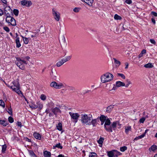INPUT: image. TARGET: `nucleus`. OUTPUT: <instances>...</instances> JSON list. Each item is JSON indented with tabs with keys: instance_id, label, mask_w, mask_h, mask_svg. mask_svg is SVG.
I'll list each match as a JSON object with an SVG mask.
<instances>
[{
	"instance_id": "18",
	"label": "nucleus",
	"mask_w": 157,
	"mask_h": 157,
	"mask_svg": "<svg viewBox=\"0 0 157 157\" xmlns=\"http://www.w3.org/2000/svg\"><path fill=\"white\" fill-rule=\"evenodd\" d=\"M114 108V105H111L108 106L106 109V112L107 113H110Z\"/></svg>"
},
{
	"instance_id": "6",
	"label": "nucleus",
	"mask_w": 157,
	"mask_h": 157,
	"mask_svg": "<svg viewBox=\"0 0 157 157\" xmlns=\"http://www.w3.org/2000/svg\"><path fill=\"white\" fill-rule=\"evenodd\" d=\"M105 122L104 126L105 129L108 132H112L113 130L110 125L111 122L109 118H107Z\"/></svg>"
},
{
	"instance_id": "58",
	"label": "nucleus",
	"mask_w": 157,
	"mask_h": 157,
	"mask_svg": "<svg viewBox=\"0 0 157 157\" xmlns=\"http://www.w3.org/2000/svg\"><path fill=\"white\" fill-rule=\"evenodd\" d=\"M150 41L152 44H155V40H150Z\"/></svg>"
},
{
	"instance_id": "51",
	"label": "nucleus",
	"mask_w": 157,
	"mask_h": 157,
	"mask_svg": "<svg viewBox=\"0 0 157 157\" xmlns=\"http://www.w3.org/2000/svg\"><path fill=\"white\" fill-rule=\"evenodd\" d=\"M3 28V29L7 32H8L10 31V29H9V28L7 27H6V26L4 27Z\"/></svg>"
},
{
	"instance_id": "62",
	"label": "nucleus",
	"mask_w": 157,
	"mask_h": 157,
	"mask_svg": "<svg viewBox=\"0 0 157 157\" xmlns=\"http://www.w3.org/2000/svg\"><path fill=\"white\" fill-rule=\"evenodd\" d=\"M1 1H2L3 3H4V4H6L7 2L6 0H2Z\"/></svg>"
},
{
	"instance_id": "25",
	"label": "nucleus",
	"mask_w": 157,
	"mask_h": 157,
	"mask_svg": "<svg viewBox=\"0 0 157 157\" xmlns=\"http://www.w3.org/2000/svg\"><path fill=\"white\" fill-rule=\"evenodd\" d=\"M56 147L62 149L63 148V147L61 145L60 143H59L58 144H56L55 146H54L53 148L55 149H56Z\"/></svg>"
},
{
	"instance_id": "37",
	"label": "nucleus",
	"mask_w": 157,
	"mask_h": 157,
	"mask_svg": "<svg viewBox=\"0 0 157 157\" xmlns=\"http://www.w3.org/2000/svg\"><path fill=\"white\" fill-rule=\"evenodd\" d=\"M127 149V147L125 146H124L121 147L120 148V151L122 152H124Z\"/></svg>"
},
{
	"instance_id": "53",
	"label": "nucleus",
	"mask_w": 157,
	"mask_h": 157,
	"mask_svg": "<svg viewBox=\"0 0 157 157\" xmlns=\"http://www.w3.org/2000/svg\"><path fill=\"white\" fill-rule=\"evenodd\" d=\"M125 2L128 4H130L132 2L131 0H126Z\"/></svg>"
},
{
	"instance_id": "42",
	"label": "nucleus",
	"mask_w": 157,
	"mask_h": 157,
	"mask_svg": "<svg viewBox=\"0 0 157 157\" xmlns=\"http://www.w3.org/2000/svg\"><path fill=\"white\" fill-rule=\"evenodd\" d=\"M104 140V138H103L101 137L100 138L99 140L98 141V143L100 144H101Z\"/></svg>"
},
{
	"instance_id": "12",
	"label": "nucleus",
	"mask_w": 157,
	"mask_h": 157,
	"mask_svg": "<svg viewBox=\"0 0 157 157\" xmlns=\"http://www.w3.org/2000/svg\"><path fill=\"white\" fill-rule=\"evenodd\" d=\"M82 2L87 4L89 6H92V4L94 0H80Z\"/></svg>"
},
{
	"instance_id": "31",
	"label": "nucleus",
	"mask_w": 157,
	"mask_h": 157,
	"mask_svg": "<svg viewBox=\"0 0 157 157\" xmlns=\"http://www.w3.org/2000/svg\"><path fill=\"white\" fill-rule=\"evenodd\" d=\"M107 118H106V117L104 115H101L100 117V121H105Z\"/></svg>"
},
{
	"instance_id": "19",
	"label": "nucleus",
	"mask_w": 157,
	"mask_h": 157,
	"mask_svg": "<svg viewBox=\"0 0 157 157\" xmlns=\"http://www.w3.org/2000/svg\"><path fill=\"white\" fill-rule=\"evenodd\" d=\"M30 35L31 36L32 38L34 39H36L37 36H38V34L37 33V32L35 33H31Z\"/></svg>"
},
{
	"instance_id": "64",
	"label": "nucleus",
	"mask_w": 157,
	"mask_h": 157,
	"mask_svg": "<svg viewBox=\"0 0 157 157\" xmlns=\"http://www.w3.org/2000/svg\"><path fill=\"white\" fill-rule=\"evenodd\" d=\"M58 157H64V156L62 154H60L58 155Z\"/></svg>"
},
{
	"instance_id": "59",
	"label": "nucleus",
	"mask_w": 157,
	"mask_h": 157,
	"mask_svg": "<svg viewBox=\"0 0 157 157\" xmlns=\"http://www.w3.org/2000/svg\"><path fill=\"white\" fill-rule=\"evenodd\" d=\"M17 124L18 126H19L21 127L22 126V124L21 122H18Z\"/></svg>"
},
{
	"instance_id": "21",
	"label": "nucleus",
	"mask_w": 157,
	"mask_h": 157,
	"mask_svg": "<svg viewBox=\"0 0 157 157\" xmlns=\"http://www.w3.org/2000/svg\"><path fill=\"white\" fill-rule=\"evenodd\" d=\"M33 136L36 139L40 140L41 138V135L38 133L35 132L33 134Z\"/></svg>"
},
{
	"instance_id": "22",
	"label": "nucleus",
	"mask_w": 157,
	"mask_h": 157,
	"mask_svg": "<svg viewBox=\"0 0 157 157\" xmlns=\"http://www.w3.org/2000/svg\"><path fill=\"white\" fill-rule=\"evenodd\" d=\"M132 128L131 126H126L125 128V132L126 133V134H128V132L129 131H131V130Z\"/></svg>"
},
{
	"instance_id": "35",
	"label": "nucleus",
	"mask_w": 157,
	"mask_h": 157,
	"mask_svg": "<svg viewBox=\"0 0 157 157\" xmlns=\"http://www.w3.org/2000/svg\"><path fill=\"white\" fill-rule=\"evenodd\" d=\"M40 98L42 100L44 101L46 99V96L44 94H42L40 95Z\"/></svg>"
},
{
	"instance_id": "20",
	"label": "nucleus",
	"mask_w": 157,
	"mask_h": 157,
	"mask_svg": "<svg viewBox=\"0 0 157 157\" xmlns=\"http://www.w3.org/2000/svg\"><path fill=\"white\" fill-rule=\"evenodd\" d=\"M157 149V147L156 145H152L149 149V150L150 152L155 151Z\"/></svg>"
},
{
	"instance_id": "34",
	"label": "nucleus",
	"mask_w": 157,
	"mask_h": 157,
	"mask_svg": "<svg viewBox=\"0 0 157 157\" xmlns=\"http://www.w3.org/2000/svg\"><path fill=\"white\" fill-rule=\"evenodd\" d=\"M114 18L116 20H121L122 19V18L120 16L118 15L117 14H116L114 15Z\"/></svg>"
},
{
	"instance_id": "45",
	"label": "nucleus",
	"mask_w": 157,
	"mask_h": 157,
	"mask_svg": "<svg viewBox=\"0 0 157 157\" xmlns=\"http://www.w3.org/2000/svg\"><path fill=\"white\" fill-rule=\"evenodd\" d=\"M0 105L2 106L4 108L5 107V103L2 100H0Z\"/></svg>"
},
{
	"instance_id": "57",
	"label": "nucleus",
	"mask_w": 157,
	"mask_h": 157,
	"mask_svg": "<svg viewBox=\"0 0 157 157\" xmlns=\"http://www.w3.org/2000/svg\"><path fill=\"white\" fill-rule=\"evenodd\" d=\"M3 14V10L0 9V16H2Z\"/></svg>"
},
{
	"instance_id": "55",
	"label": "nucleus",
	"mask_w": 157,
	"mask_h": 157,
	"mask_svg": "<svg viewBox=\"0 0 157 157\" xmlns=\"http://www.w3.org/2000/svg\"><path fill=\"white\" fill-rule=\"evenodd\" d=\"M145 136V134H142V135L139 136H138V138H139L141 139V138H142L144 137Z\"/></svg>"
},
{
	"instance_id": "36",
	"label": "nucleus",
	"mask_w": 157,
	"mask_h": 157,
	"mask_svg": "<svg viewBox=\"0 0 157 157\" xmlns=\"http://www.w3.org/2000/svg\"><path fill=\"white\" fill-rule=\"evenodd\" d=\"M57 129L60 131L62 129V125L61 123H59L58 124V125L57 126Z\"/></svg>"
},
{
	"instance_id": "44",
	"label": "nucleus",
	"mask_w": 157,
	"mask_h": 157,
	"mask_svg": "<svg viewBox=\"0 0 157 157\" xmlns=\"http://www.w3.org/2000/svg\"><path fill=\"white\" fill-rule=\"evenodd\" d=\"M96 154L94 152H92L90 154L89 157H96Z\"/></svg>"
},
{
	"instance_id": "10",
	"label": "nucleus",
	"mask_w": 157,
	"mask_h": 157,
	"mask_svg": "<svg viewBox=\"0 0 157 157\" xmlns=\"http://www.w3.org/2000/svg\"><path fill=\"white\" fill-rule=\"evenodd\" d=\"M69 114L71 116V119L74 120L75 122H77L78 121V119L79 117V115L77 113H73L70 112Z\"/></svg>"
},
{
	"instance_id": "24",
	"label": "nucleus",
	"mask_w": 157,
	"mask_h": 157,
	"mask_svg": "<svg viewBox=\"0 0 157 157\" xmlns=\"http://www.w3.org/2000/svg\"><path fill=\"white\" fill-rule=\"evenodd\" d=\"M119 122L118 121H116L113 122L111 126V127L112 128H114L116 127L117 125H119Z\"/></svg>"
},
{
	"instance_id": "5",
	"label": "nucleus",
	"mask_w": 157,
	"mask_h": 157,
	"mask_svg": "<svg viewBox=\"0 0 157 157\" xmlns=\"http://www.w3.org/2000/svg\"><path fill=\"white\" fill-rule=\"evenodd\" d=\"M50 86L56 89H60L64 87L63 83L61 82L57 83L55 82H52L50 84Z\"/></svg>"
},
{
	"instance_id": "63",
	"label": "nucleus",
	"mask_w": 157,
	"mask_h": 157,
	"mask_svg": "<svg viewBox=\"0 0 157 157\" xmlns=\"http://www.w3.org/2000/svg\"><path fill=\"white\" fill-rule=\"evenodd\" d=\"M45 112L47 113H48L49 112V109H46V111H45Z\"/></svg>"
},
{
	"instance_id": "16",
	"label": "nucleus",
	"mask_w": 157,
	"mask_h": 157,
	"mask_svg": "<svg viewBox=\"0 0 157 157\" xmlns=\"http://www.w3.org/2000/svg\"><path fill=\"white\" fill-rule=\"evenodd\" d=\"M116 86L117 87H120L122 86H125V84L124 82L118 81L116 82Z\"/></svg>"
},
{
	"instance_id": "27",
	"label": "nucleus",
	"mask_w": 157,
	"mask_h": 157,
	"mask_svg": "<svg viewBox=\"0 0 157 157\" xmlns=\"http://www.w3.org/2000/svg\"><path fill=\"white\" fill-rule=\"evenodd\" d=\"M71 56H66L64 58H63V60L65 62H67L68 61L70 60L71 58Z\"/></svg>"
},
{
	"instance_id": "43",
	"label": "nucleus",
	"mask_w": 157,
	"mask_h": 157,
	"mask_svg": "<svg viewBox=\"0 0 157 157\" xmlns=\"http://www.w3.org/2000/svg\"><path fill=\"white\" fill-rule=\"evenodd\" d=\"M13 12L15 16H17L18 14L19 11L17 9H14L13 11Z\"/></svg>"
},
{
	"instance_id": "61",
	"label": "nucleus",
	"mask_w": 157,
	"mask_h": 157,
	"mask_svg": "<svg viewBox=\"0 0 157 157\" xmlns=\"http://www.w3.org/2000/svg\"><path fill=\"white\" fill-rule=\"evenodd\" d=\"M151 21H152V22L154 24H155V20L153 18H152L151 19Z\"/></svg>"
},
{
	"instance_id": "7",
	"label": "nucleus",
	"mask_w": 157,
	"mask_h": 157,
	"mask_svg": "<svg viewBox=\"0 0 157 157\" xmlns=\"http://www.w3.org/2000/svg\"><path fill=\"white\" fill-rule=\"evenodd\" d=\"M6 21L9 24V25L10 24L12 26H15L16 25L15 19L10 16L7 17L6 18Z\"/></svg>"
},
{
	"instance_id": "14",
	"label": "nucleus",
	"mask_w": 157,
	"mask_h": 157,
	"mask_svg": "<svg viewBox=\"0 0 157 157\" xmlns=\"http://www.w3.org/2000/svg\"><path fill=\"white\" fill-rule=\"evenodd\" d=\"M36 106H37V108L38 109V110L40 111L43 107V105L41 102L40 101H38L36 102Z\"/></svg>"
},
{
	"instance_id": "26",
	"label": "nucleus",
	"mask_w": 157,
	"mask_h": 157,
	"mask_svg": "<svg viewBox=\"0 0 157 157\" xmlns=\"http://www.w3.org/2000/svg\"><path fill=\"white\" fill-rule=\"evenodd\" d=\"M44 155L45 157H49L51 155L50 152L47 151H45L44 152Z\"/></svg>"
},
{
	"instance_id": "30",
	"label": "nucleus",
	"mask_w": 157,
	"mask_h": 157,
	"mask_svg": "<svg viewBox=\"0 0 157 157\" xmlns=\"http://www.w3.org/2000/svg\"><path fill=\"white\" fill-rule=\"evenodd\" d=\"M29 154L31 156V157H36V155L34 153L33 151L31 150H29Z\"/></svg>"
},
{
	"instance_id": "1",
	"label": "nucleus",
	"mask_w": 157,
	"mask_h": 157,
	"mask_svg": "<svg viewBox=\"0 0 157 157\" xmlns=\"http://www.w3.org/2000/svg\"><path fill=\"white\" fill-rule=\"evenodd\" d=\"M92 118V115L83 113L81 115V119L80 121L83 125H90V122Z\"/></svg>"
},
{
	"instance_id": "17",
	"label": "nucleus",
	"mask_w": 157,
	"mask_h": 157,
	"mask_svg": "<svg viewBox=\"0 0 157 157\" xmlns=\"http://www.w3.org/2000/svg\"><path fill=\"white\" fill-rule=\"evenodd\" d=\"M52 111L55 114H56L57 113L61 112L60 109L57 107L52 109Z\"/></svg>"
},
{
	"instance_id": "52",
	"label": "nucleus",
	"mask_w": 157,
	"mask_h": 157,
	"mask_svg": "<svg viewBox=\"0 0 157 157\" xmlns=\"http://www.w3.org/2000/svg\"><path fill=\"white\" fill-rule=\"evenodd\" d=\"M69 89L70 91H74L75 90V88L73 86H69Z\"/></svg>"
},
{
	"instance_id": "28",
	"label": "nucleus",
	"mask_w": 157,
	"mask_h": 157,
	"mask_svg": "<svg viewBox=\"0 0 157 157\" xmlns=\"http://www.w3.org/2000/svg\"><path fill=\"white\" fill-rule=\"evenodd\" d=\"M29 106L32 109H36L37 108L36 105L33 103H32L31 105H29Z\"/></svg>"
},
{
	"instance_id": "9",
	"label": "nucleus",
	"mask_w": 157,
	"mask_h": 157,
	"mask_svg": "<svg viewBox=\"0 0 157 157\" xmlns=\"http://www.w3.org/2000/svg\"><path fill=\"white\" fill-rule=\"evenodd\" d=\"M52 14L54 18L57 21H59L60 19V13L54 9H52Z\"/></svg>"
},
{
	"instance_id": "47",
	"label": "nucleus",
	"mask_w": 157,
	"mask_h": 157,
	"mask_svg": "<svg viewBox=\"0 0 157 157\" xmlns=\"http://www.w3.org/2000/svg\"><path fill=\"white\" fill-rule=\"evenodd\" d=\"M8 121L10 123H12L13 122V119L11 117H10L8 118Z\"/></svg>"
},
{
	"instance_id": "33",
	"label": "nucleus",
	"mask_w": 157,
	"mask_h": 157,
	"mask_svg": "<svg viewBox=\"0 0 157 157\" xmlns=\"http://www.w3.org/2000/svg\"><path fill=\"white\" fill-rule=\"evenodd\" d=\"M146 53V50L145 49H143L141 51V53L139 54L138 56L139 58H140L143 56L144 54H145Z\"/></svg>"
},
{
	"instance_id": "13",
	"label": "nucleus",
	"mask_w": 157,
	"mask_h": 157,
	"mask_svg": "<svg viewBox=\"0 0 157 157\" xmlns=\"http://www.w3.org/2000/svg\"><path fill=\"white\" fill-rule=\"evenodd\" d=\"M11 10L10 7L9 6H6L4 8V12L6 14H7L11 12Z\"/></svg>"
},
{
	"instance_id": "60",
	"label": "nucleus",
	"mask_w": 157,
	"mask_h": 157,
	"mask_svg": "<svg viewBox=\"0 0 157 157\" xmlns=\"http://www.w3.org/2000/svg\"><path fill=\"white\" fill-rule=\"evenodd\" d=\"M24 43L25 44H27L29 42V40H23Z\"/></svg>"
},
{
	"instance_id": "46",
	"label": "nucleus",
	"mask_w": 157,
	"mask_h": 157,
	"mask_svg": "<svg viewBox=\"0 0 157 157\" xmlns=\"http://www.w3.org/2000/svg\"><path fill=\"white\" fill-rule=\"evenodd\" d=\"M8 113L10 115H12V109L11 107L9 108L8 109Z\"/></svg>"
},
{
	"instance_id": "11",
	"label": "nucleus",
	"mask_w": 157,
	"mask_h": 157,
	"mask_svg": "<svg viewBox=\"0 0 157 157\" xmlns=\"http://www.w3.org/2000/svg\"><path fill=\"white\" fill-rule=\"evenodd\" d=\"M21 5L26 7H29L32 5V3L30 0H23L20 2Z\"/></svg>"
},
{
	"instance_id": "48",
	"label": "nucleus",
	"mask_w": 157,
	"mask_h": 157,
	"mask_svg": "<svg viewBox=\"0 0 157 157\" xmlns=\"http://www.w3.org/2000/svg\"><path fill=\"white\" fill-rule=\"evenodd\" d=\"M146 118L145 117L141 118L139 120L140 123H143L145 121Z\"/></svg>"
},
{
	"instance_id": "54",
	"label": "nucleus",
	"mask_w": 157,
	"mask_h": 157,
	"mask_svg": "<svg viewBox=\"0 0 157 157\" xmlns=\"http://www.w3.org/2000/svg\"><path fill=\"white\" fill-rule=\"evenodd\" d=\"M125 69H127L128 68V63L127 62H126L125 63Z\"/></svg>"
},
{
	"instance_id": "38",
	"label": "nucleus",
	"mask_w": 157,
	"mask_h": 157,
	"mask_svg": "<svg viewBox=\"0 0 157 157\" xmlns=\"http://www.w3.org/2000/svg\"><path fill=\"white\" fill-rule=\"evenodd\" d=\"M113 59L114 60V63L116 64H117V65H118V66L121 63L119 60H117L115 58H113Z\"/></svg>"
},
{
	"instance_id": "8",
	"label": "nucleus",
	"mask_w": 157,
	"mask_h": 157,
	"mask_svg": "<svg viewBox=\"0 0 157 157\" xmlns=\"http://www.w3.org/2000/svg\"><path fill=\"white\" fill-rule=\"evenodd\" d=\"M120 153L116 150L107 152V155L109 157H116L120 155Z\"/></svg>"
},
{
	"instance_id": "15",
	"label": "nucleus",
	"mask_w": 157,
	"mask_h": 157,
	"mask_svg": "<svg viewBox=\"0 0 157 157\" xmlns=\"http://www.w3.org/2000/svg\"><path fill=\"white\" fill-rule=\"evenodd\" d=\"M97 119H93L92 118V119L91 120V122H90V125L92 124L93 127L96 126L97 122Z\"/></svg>"
},
{
	"instance_id": "41",
	"label": "nucleus",
	"mask_w": 157,
	"mask_h": 157,
	"mask_svg": "<svg viewBox=\"0 0 157 157\" xmlns=\"http://www.w3.org/2000/svg\"><path fill=\"white\" fill-rule=\"evenodd\" d=\"M6 145H3L2 146V152H4L6 151Z\"/></svg>"
},
{
	"instance_id": "50",
	"label": "nucleus",
	"mask_w": 157,
	"mask_h": 157,
	"mask_svg": "<svg viewBox=\"0 0 157 157\" xmlns=\"http://www.w3.org/2000/svg\"><path fill=\"white\" fill-rule=\"evenodd\" d=\"M117 75L118 76L121 77L122 78L124 79L125 78V76L124 75L122 74L118 73Z\"/></svg>"
},
{
	"instance_id": "3",
	"label": "nucleus",
	"mask_w": 157,
	"mask_h": 157,
	"mask_svg": "<svg viewBox=\"0 0 157 157\" xmlns=\"http://www.w3.org/2000/svg\"><path fill=\"white\" fill-rule=\"evenodd\" d=\"M113 75L109 73H106L102 75L101 77V82L103 83L110 82L113 79Z\"/></svg>"
},
{
	"instance_id": "49",
	"label": "nucleus",
	"mask_w": 157,
	"mask_h": 157,
	"mask_svg": "<svg viewBox=\"0 0 157 157\" xmlns=\"http://www.w3.org/2000/svg\"><path fill=\"white\" fill-rule=\"evenodd\" d=\"M80 10V9L79 8L76 7L74 9L73 11L75 12L78 13L79 11Z\"/></svg>"
},
{
	"instance_id": "4",
	"label": "nucleus",
	"mask_w": 157,
	"mask_h": 157,
	"mask_svg": "<svg viewBox=\"0 0 157 157\" xmlns=\"http://www.w3.org/2000/svg\"><path fill=\"white\" fill-rule=\"evenodd\" d=\"M13 85L10 86V88L18 94H21V92L19 90L20 85L19 83L17 82H13Z\"/></svg>"
},
{
	"instance_id": "29",
	"label": "nucleus",
	"mask_w": 157,
	"mask_h": 157,
	"mask_svg": "<svg viewBox=\"0 0 157 157\" xmlns=\"http://www.w3.org/2000/svg\"><path fill=\"white\" fill-rule=\"evenodd\" d=\"M59 42L61 45L65 46L67 44V43L65 40H60Z\"/></svg>"
},
{
	"instance_id": "23",
	"label": "nucleus",
	"mask_w": 157,
	"mask_h": 157,
	"mask_svg": "<svg viewBox=\"0 0 157 157\" xmlns=\"http://www.w3.org/2000/svg\"><path fill=\"white\" fill-rule=\"evenodd\" d=\"M65 62L64 61L63 59H62L59 61H58L56 63V66L58 67H59L63 64Z\"/></svg>"
},
{
	"instance_id": "2",
	"label": "nucleus",
	"mask_w": 157,
	"mask_h": 157,
	"mask_svg": "<svg viewBox=\"0 0 157 157\" xmlns=\"http://www.w3.org/2000/svg\"><path fill=\"white\" fill-rule=\"evenodd\" d=\"M30 59L29 56H26L24 58H17L16 59L17 61V65L19 67V68L22 69L24 70L25 69V66L23 64H27V61L28 60Z\"/></svg>"
},
{
	"instance_id": "40",
	"label": "nucleus",
	"mask_w": 157,
	"mask_h": 157,
	"mask_svg": "<svg viewBox=\"0 0 157 157\" xmlns=\"http://www.w3.org/2000/svg\"><path fill=\"white\" fill-rule=\"evenodd\" d=\"M16 47L17 48H19L21 46L19 40H16Z\"/></svg>"
},
{
	"instance_id": "39",
	"label": "nucleus",
	"mask_w": 157,
	"mask_h": 157,
	"mask_svg": "<svg viewBox=\"0 0 157 157\" xmlns=\"http://www.w3.org/2000/svg\"><path fill=\"white\" fill-rule=\"evenodd\" d=\"M126 82L127 83V84L126 86H125V87H128L129 85L131 84H132V82L131 81H129V79H127L126 80Z\"/></svg>"
},
{
	"instance_id": "32",
	"label": "nucleus",
	"mask_w": 157,
	"mask_h": 157,
	"mask_svg": "<svg viewBox=\"0 0 157 157\" xmlns=\"http://www.w3.org/2000/svg\"><path fill=\"white\" fill-rule=\"evenodd\" d=\"M144 67L147 68H152L153 67V65L151 63H149L144 65Z\"/></svg>"
},
{
	"instance_id": "56",
	"label": "nucleus",
	"mask_w": 157,
	"mask_h": 157,
	"mask_svg": "<svg viewBox=\"0 0 157 157\" xmlns=\"http://www.w3.org/2000/svg\"><path fill=\"white\" fill-rule=\"evenodd\" d=\"M152 14L155 17H157V13L154 12H151Z\"/></svg>"
}]
</instances>
